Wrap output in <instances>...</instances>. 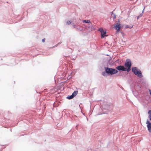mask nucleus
<instances>
[{"mask_svg": "<svg viewBox=\"0 0 151 151\" xmlns=\"http://www.w3.org/2000/svg\"><path fill=\"white\" fill-rule=\"evenodd\" d=\"M132 27H133V26H131V27H129L128 25H127L126 26V28H131Z\"/></svg>", "mask_w": 151, "mask_h": 151, "instance_id": "ddd939ff", "label": "nucleus"}, {"mask_svg": "<svg viewBox=\"0 0 151 151\" xmlns=\"http://www.w3.org/2000/svg\"><path fill=\"white\" fill-rule=\"evenodd\" d=\"M132 71L139 78H141L142 76L141 71L137 68L135 67L132 68Z\"/></svg>", "mask_w": 151, "mask_h": 151, "instance_id": "f257e3e1", "label": "nucleus"}, {"mask_svg": "<svg viewBox=\"0 0 151 151\" xmlns=\"http://www.w3.org/2000/svg\"><path fill=\"white\" fill-rule=\"evenodd\" d=\"M142 16V14H140L139 15V17H141Z\"/></svg>", "mask_w": 151, "mask_h": 151, "instance_id": "2eb2a0df", "label": "nucleus"}, {"mask_svg": "<svg viewBox=\"0 0 151 151\" xmlns=\"http://www.w3.org/2000/svg\"><path fill=\"white\" fill-rule=\"evenodd\" d=\"M106 72L111 75L116 74L118 72V71L115 69L107 68H105Z\"/></svg>", "mask_w": 151, "mask_h": 151, "instance_id": "f03ea898", "label": "nucleus"}, {"mask_svg": "<svg viewBox=\"0 0 151 151\" xmlns=\"http://www.w3.org/2000/svg\"><path fill=\"white\" fill-rule=\"evenodd\" d=\"M147 127L149 131L151 132V123H147Z\"/></svg>", "mask_w": 151, "mask_h": 151, "instance_id": "0eeeda50", "label": "nucleus"}, {"mask_svg": "<svg viewBox=\"0 0 151 151\" xmlns=\"http://www.w3.org/2000/svg\"><path fill=\"white\" fill-rule=\"evenodd\" d=\"M83 23H91V22L90 20H84L83 21Z\"/></svg>", "mask_w": 151, "mask_h": 151, "instance_id": "9d476101", "label": "nucleus"}, {"mask_svg": "<svg viewBox=\"0 0 151 151\" xmlns=\"http://www.w3.org/2000/svg\"><path fill=\"white\" fill-rule=\"evenodd\" d=\"M73 27L74 28H76V25H73Z\"/></svg>", "mask_w": 151, "mask_h": 151, "instance_id": "6ab92c4d", "label": "nucleus"}, {"mask_svg": "<svg viewBox=\"0 0 151 151\" xmlns=\"http://www.w3.org/2000/svg\"><path fill=\"white\" fill-rule=\"evenodd\" d=\"M131 66V63L129 60H127L124 64V66L127 68V70L129 72L130 70Z\"/></svg>", "mask_w": 151, "mask_h": 151, "instance_id": "7ed1b4c3", "label": "nucleus"}, {"mask_svg": "<svg viewBox=\"0 0 151 151\" xmlns=\"http://www.w3.org/2000/svg\"><path fill=\"white\" fill-rule=\"evenodd\" d=\"M88 28L89 29H90L91 30H92L94 29L93 26L92 25V24H89V26L88 27Z\"/></svg>", "mask_w": 151, "mask_h": 151, "instance_id": "6e6552de", "label": "nucleus"}, {"mask_svg": "<svg viewBox=\"0 0 151 151\" xmlns=\"http://www.w3.org/2000/svg\"><path fill=\"white\" fill-rule=\"evenodd\" d=\"M147 123H150V122H148V121H147Z\"/></svg>", "mask_w": 151, "mask_h": 151, "instance_id": "4be33fe9", "label": "nucleus"}, {"mask_svg": "<svg viewBox=\"0 0 151 151\" xmlns=\"http://www.w3.org/2000/svg\"><path fill=\"white\" fill-rule=\"evenodd\" d=\"M45 38H44L42 40V41L43 42H44L45 41Z\"/></svg>", "mask_w": 151, "mask_h": 151, "instance_id": "dca6fc26", "label": "nucleus"}, {"mask_svg": "<svg viewBox=\"0 0 151 151\" xmlns=\"http://www.w3.org/2000/svg\"><path fill=\"white\" fill-rule=\"evenodd\" d=\"M105 72H104L103 73V75H104V76H105Z\"/></svg>", "mask_w": 151, "mask_h": 151, "instance_id": "f3484780", "label": "nucleus"}, {"mask_svg": "<svg viewBox=\"0 0 151 151\" xmlns=\"http://www.w3.org/2000/svg\"><path fill=\"white\" fill-rule=\"evenodd\" d=\"M78 92L77 91H74L73 93H72V95L74 97L78 93Z\"/></svg>", "mask_w": 151, "mask_h": 151, "instance_id": "1a4fd4ad", "label": "nucleus"}, {"mask_svg": "<svg viewBox=\"0 0 151 151\" xmlns=\"http://www.w3.org/2000/svg\"><path fill=\"white\" fill-rule=\"evenodd\" d=\"M101 33V38H104L105 36H107L106 35V31L103 30V28H100L99 30Z\"/></svg>", "mask_w": 151, "mask_h": 151, "instance_id": "20e7f679", "label": "nucleus"}, {"mask_svg": "<svg viewBox=\"0 0 151 151\" xmlns=\"http://www.w3.org/2000/svg\"><path fill=\"white\" fill-rule=\"evenodd\" d=\"M71 23V22L70 21H68L67 22V24H70Z\"/></svg>", "mask_w": 151, "mask_h": 151, "instance_id": "4468645a", "label": "nucleus"}, {"mask_svg": "<svg viewBox=\"0 0 151 151\" xmlns=\"http://www.w3.org/2000/svg\"><path fill=\"white\" fill-rule=\"evenodd\" d=\"M148 113L149 114V117L150 118V120L151 121V110H149L148 111Z\"/></svg>", "mask_w": 151, "mask_h": 151, "instance_id": "9b49d317", "label": "nucleus"}, {"mask_svg": "<svg viewBox=\"0 0 151 151\" xmlns=\"http://www.w3.org/2000/svg\"><path fill=\"white\" fill-rule=\"evenodd\" d=\"M144 9H143V10L142 11V14L144 12Z\"/></svg>", "mask_w": 151, "mask_h": 151, "instance_id": "aec40b11", "label": "nucleus"}, {"mask_svg": "<svg viewBox=\"0 0 151 151\" xmlns=\"http://www.w3.org/2000/svg\"><path fill=\"white\" fill-rule=\"evenodd\" d=\"M114 27L117 30V32H119L121 28V26H120V24L119 23H116L114 26Z\"/></svg>", "mask_w": 151, "mask_h": 151, "instance_id": "423d86ee", "label": "nucleus"}, {"mask_svg": "<svg viewBox=\"0 0 151 151\" xmlns=\"http://www.w3.org/2000/svg\"><path fill=\"white\" fill-rule=\"evenodd\" d=\"M139 17H139V16H137V19H139Z\"/></svg>", "mask_w": 151, "mask_h": 151, "instance_id": "a211bd4d", "label": "nucleus"}, {"mask_svg": "<svg viewBox=\"0 0 151 151\" xmlns=\"http://www.w3.org/2000/svg\"><path fill=\"white\" fill-rule=\"evenodd\" d=\"M74 97L72 95H71L70 96H68L67 98L68 99H72Z\"/></svg>", "mask_w": 151, "mask_h": 151, "instance_id": "f8f14e48", "label": "nucleus"}, {"mask_svg": "<svg viewBox=\"0 0 151 151\" xmlns=\"http://www.w3.org/2000/svg\"><path fill=\"white\" fill-rule=\"evenodd\" d=\"M116 68L119 70H122L123 71H125L127 70V69L124 66L122 65H119L117 66Z\"/></svg>", "mask_w": 151, "mask_h": 151, "instance_id": "39448f33", "label": "nucleus"}, {"mask_svg": "<svg viewBox=\"0 0 151 151\" xmlns=\"http://www.w3.org/2000/svg\"><path fill=\"white\" fill-rule=\"evenodd\" d=\"M150 95H151V91L150 90Z\"/></svg>", "mask_w": 151, "mask_h": 151, "instance_id": "412c9836", "label": "nucleus"}]
</instances>
